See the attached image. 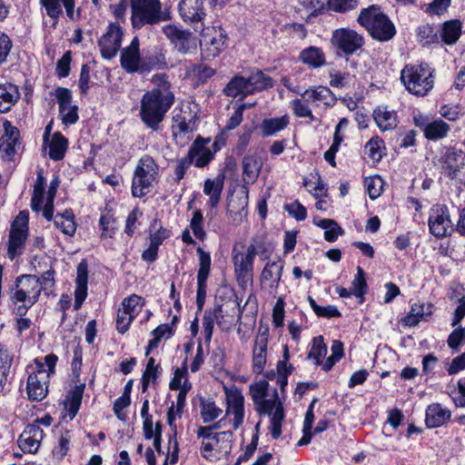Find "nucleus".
Returning a JSON list of instances; mask_svg holds the SVG:
<instances>
[{
  "label": "nucleus",
  "instance_id": "1",
  "mask_svg": "<svg viewBox=\"0 0 465 465\" xmlns=\"http://www.w3.org/2000/svg\"><path fill=\"white\" fill-rule=\"evenodd\" d=\"M153 82L158 87L146 92L141 101V118L147 127L157 130L165 114L174 102L173 94L164 74L155 75Z\"/></svg>",
  "mask_w": 465,
  "mask_h": 465
},
{
  "label": "nucleus",
  "instance_id": "2",
  "mask_svg": "<svg viewBox=\"0 0 465 465\" xmlns=\"http://www.w3.org/2000/svg\"><path fill=\"white\" fill-rule=\"evenodd\" d=\"M435 70L428 64H406L401 80L406 90L416 96H426L434 86Z\"/></svg>",
  "mask_w": 465,
  "mask_h": 465
},
{
  "label": "nucleus",
  "instance_id": "3",
  "mask_svg": "<svg viewBox=\"0 0 465 465\" xmlns=\"http://www.w3.org/2000/svg\"><path fill=\"white\" fill-rule=\"evenodd\" d=\"M274 81L262 70L256 69L248 76L235 75L223 88V94L232 98L241 95L246 97L249 94L262 92L272 87Z\"/></svg>",
  "mask_w": 465,
  "mask_h": 465
},
{
  "label": "nucleus",
  "instance_id": "4",
  "mask_svg": "<svg viewBox=\"0 0 465 465\" xmlns=\"http://www.w3.org/2000/svg\"><path fill=\"white\" fill-rule=\"evenodd\" d=\"M357 21L367 29L373 39L380 42H387L395 35L393 23L377 5L362 9Z\"/></svg>",
  "mask_w": 465,
  "mask_h": 465
},
{
  "label": "nucleus",
  "instance_id": "5",
  "mask_svg": "<svg viewBox=\"0 0 465 465\" xmlns=\"http://www.w3.org/2000/svg\"><path fill=\"white\" fill-rule=\"evenodd\" d=\"M131 21L136 29L144 25H153L167 20L168 15L162 10L160 0H130Z\"/></svg>",
  "mask_w": 465,
  "mask_h": 465
},
{
  "label": "nucleus",
  "instance_id": "6",
  "mask_svg": "<svg viewBox=\"0 0 465 465\" xmlns=\"http://www.w3.org/2000/svg\"><path fill=\"white\" fill-rule=\"evenodd\" d=\"M158 173L159 167L153 158L148 154L143 155L139 160L134 171L132 194L140 198L148 193L153 183L158 176Z\"/></svg>",
  "mask_w": 465,
  "mask_h": 465
},
{
  "label": "nucleus",
  "instance_id": "7",
  "mask_svg": "<svg viewBox=\"0 0 465 465\" xmlns=\"http://www.w3.org/2000/svg\"><path fill=\"white\" fill-rule=\"evenodd\" d=\"M196 435L198 438H203L200 450L205 459H208L213 450L227 452L232 449L233 432L231 430L213 432L212 428L201 426L197 429Z\"/></svg>",
  "mask_w": 465,
  "mask_h": 465
},
{
  "label": "nucleus",
  "instance_id": "8",
  "mask_svg": "<svg viewBox=\"0 0 465 465\" xmlns=\"http://www.w3.org/2000/svg\"><path fill=\"white\" fill-rule=\"evenodd\" d=\"M331 45L338 54L346 56L357 54L361 50L365 41L361 35L349 28H339L332 32Z\"/></svg>",
  "mask_w": 465,
  "mask_h": 465
},
{
  "label": "nucleus",
  "instance_id": "9",
  "mask_svg": "<svg viewBox=\"0 0 465 465\" xmlns=\"http://www.w3.org/2000/svg\"><path fill=\"white\" fill-rule=\"evenodd\" d=\"M41 292L38 276L23 274L15 280V286L11 292V301L15 304L17 302H29L31 304H35Z\"/></svg>",
  "mask_w": 465,
  "mask_h": 465
},
{
  "label": "nucleus",
  "instance_id": "10",
  "mask_svg": "<svg viewBox=\"0 0 465 465\" xmlns=\"http://www.w3.org/2000/svg\"><path fill=\"white\" fill-rule=\"evenodd\" d=\"M262 242L252 241L247 247L246 252L233 247L232 255L234 272L238 279L249 278L252 275L253 262L256 254L260 253Z\"/></svg>",
  "mask_w": 465,
  "mask_h": 465
},
{
  "label": "nucleus",
  "instance_id": "11",
  "mask_svg": "<svg viewBox=\"0 0 465 465\" xmlns=\"http://www.w3.org/2000/svg\"><path fill=\"white\" fill-rule=\"evenodd\" d=\"M35 362L37 370L28 376L26 391L29 400L40 401L48 392L49 373L46 372L44 363L38 361Z\"/></svg>",
  "mask_w": 465,
  "mask_h": 465
},
{
  "label": "nucleus",
  "instance_id": "12",
  "mask_svg": "<svg viewBox=\"0 0 465 465\" xmlns=\"http://www.w3.org/2000/svg\"><path fill=\"white\" fill-rule=\"evenodd\" d=\"M163 32L181 54H188L196 50L197 39L191 32L182 30L173 25H164Z\"/></svg>",
  "mask_w": 465,
  "mask_h": 465
},
{
  "label": "nucleus",
  "instance_id": "13",
  "mask_svg": "<svg viewBox=\"0 0 465 465\" xmlns=\"http://www.w3.org/2000/svg\"><path fill=\"white\" fill-rule=\"evenodd\" d=\"M269 383L262 380L250 386V394L255 405V410L259 413H271L275 403H277L278 392L275 390L273 399L268 400Z\"/></svg>",
  "mask_w": 465,
  "mask_h": 465
},
{
  "label": "nucleus",
  "instance_id": "14",
  "mask_svg": "<svg viewBox=\"0 0 465 465\" xmlns=\"http://www.w3.org/2000/svg\"><path fill=\"white\" fill-rule=\"evenodd\" d=\"M122 306V314H118V331L124 333L128 331L132 322L141 310V297L136 294H132L124 299ZM120 312L121 310L118 309V313H120Z\"/></svg>",
  "mask_w": 465,
  "mask_h": 465
},
{
  "label": "nucleus",
  "instance_id": "15",
  "mask_svg": "<svg viewBox=\"0 0 465 465\" xmlns=\"http://www.w3.org/2000/svg\"><path fill=\"white\" fill-rule=\"evenodd\" d=\"M55 96L59 104V113L64 124H74L78 120L77 106L72 105V93L64 87L55 89Z\"/></svg>",
  "mask_w": 465,
  "mask_h": 465
},
{
  "label": "nucleus",
  "instance_id": "16",
  "mask_svg": "<svg viewBox=\"0 0 465 465\" xmlns=\"http://www.w3.org/2000/svg\"><path fill=\"white\" fill-rule=\"evenodd\" d=\"M450 219L448 208L445 205H437L431 209L429 217L430 232L436 237L446 236L447 230L450 226Z\"/></svg>",
  "mask_w": 465,
  "mask_h": 465
},
{
  "label": "nucleus",
  "instance_id": "17",
  "mask_svg": "<svg viewBox=\"0 0 465 465\" xmlns=\"http://www.w3.org/2000/svg\"><path fill=\"white\" fill-rule=\"evenodd\" d=\"M44 437V431L37 424H28L18 438V445L24 452L35 453Z\"/></svg>",
  "mask_w": 465,
  "mask_h": 465
},
{
  "label": "nucleus",
  "instance_id": "18",
  "mask_svg": "<svg viewBox=\"0 0 465 465\" xmlns=\"http://www.w3.org/2000/svg\"><path fill=\"white\" fill-rule=\"evenodd\" d=\"M269 330L259 332L252 349V371L262 373L265 368L267 360V344Z\"/></svg>",
  "mask_w": 465,
  "mask_h": 465
},
{
  "label": "nucleus",
  "instance_id": "19",
  "mask_svg": "<svg viewBox=\"0 0 465 465\" xmlns=\"http://www.w3.org/2000/svg\"><path fill=\"white\" fill-rule=\"evenodd\" d=\"M227 35L222 27L206 28L203 34V40L209 45V54L215 57L226 46Z\"/></svg>",
  "mask_w": 465,
  "mask_h": 465
},
{
  "label": "nucleus",
  "instance_id": "20",
  "mask_svg": "<svg viewBox=\"0 0 465 465\" xmlns=\"http://www.w3.org/2000/svg\"><path fill=\"white\" fill-rule=\"evenodd\" d=\"M178 9L182 19L186 23H198L205 16L203 0H181Z\"/></svg>",
  "mask_w": 465,
  "mask_h": 465
},
{
  "label": "nucleus",
  "instance_id": "21",
  "mask_svg": "<svg viewBox=\"0 0 465 465\" xmlns=\"http://www.w3.org/2000/svg\"><path fill=\"white\" fill-rule=\"evenodd\" d=\"M18 134L19 131L16 127L0 117V152H5L9 156L14 154Z\"/></svg>",
  "mask_w": 465,
  "mask_h": 465
},
{
  "label": "nucleus",
  "instance_id": "22",
  "mask_svg": "<svg viewBox=\"0 0 465 465\" xmlns=\"http://www.w3.org/2000/svg\"><path fill=\"white\" fill-rule=\"evenodd\" d=\"M244 399L241 392L232 391L227 393V410L226 414L233 415L232 426L237 430L243 422L244 418Z\"/></svg>",
  "mask_w": 465,
  "mask_h": 465
},
{
  "label": "nucleus",
  "instance_id": "23",
  "mask_svg": "<svg viewBox=\"0 0 465 465\" xmlns=\"http://www.w3.org/2000/svg\"><path fill=\"white\" fill-rule=\"evenodd\" d=\"M88 270L85 261H82L77 266L76 287L74 291V309L79 310L87 296Z\"/></svg>",
  "mask_w": 465,
  "mask_h": 465
},
{
  "label": "nucleus",
  "instance_id": "24",
  "mask_svg": "<svg viewBox=\"0 0 465 465\" xmlns=\"http://www.w3.org/2000/svg\"><path fill=\"white\" fill-rule=\"evenodd\" d=\"M262 159L258 153L247 154L242 159V180L245 183H254L262 167Z\"/></svg>",
  "mask_w": 465,
  "mask_h": 465
},
{
  "label": "nucleus",
  "instance_id": "25",
  "mask_svg": "<svg viewBox=\"0 0 465 465\" xmlns=\"http://www.w3.org/2000/svg\"><path fill=\"white\" fill-rule=\"evenodd\" d=\"M98 46L104 59L111 60L116 55V24L110 23L107 32L104 34L99 41Z\"/></svg>",
  "mask_w": 465,
  "mask_h": 465
},
{
  "label": "nucleus",
  "instance_id": "26",
  "mask_svg": "<svg viewBox=\"0 0 465 465\" xmlns=\"http://www.w3.org/2000/svg\"><path fill=\"white\" fill-rule=\"evenodd\" d=\"M20 92L16 84L6 82L0 84V113L6 114L19 101Z\"/></svg>",
  "mask_w": 465,
  "mask_h": 465
},
{
  "label": "nucleus",
  "instance_id": "27",
  "mask_svg": "<svg viewBox=\"0 0 465 465\" xmlns=\"http://www.w3.org/2000/svg\"><path fill=\"white\" fill-rule=\"evenodd\" d=\"M210 143V139L204 140L201 137H198L192 144L189 152L193 151L192 154V163H194L196 167H204L206 166L213 157V153L206 147V143Z\"/></svg>",
  "mask_w": 465,
  "mask_h": 465
},
{
  "label": "nucleus",
  "instance_id": "28",
  "mask_svg": "<svg viewBox=\"0 0 465 465\" xmlns=\"http://www.w3.org/2000/svg\"><path fill=\"white\" fill-rule=\"evenodd\" d=\"M451 412L440 403H432L427 407L425 422L429 428H438L450 419Z\"/></svg>",
  "mask_w": 465,
  "mask_h": 465
},
{
  "label": "nucleus",
  "instance_id": "29",
  "mask_svg": "<svg viewBox=\"0 0 465 465\" xmlns=\"http://www.w3.org/2000/svg\"><path fill=\"white\" fill-rule=\"evenodd\" d=\"M140 64L139 40L134 37L128 47L123 50L121 55V65L127 72L132 73L138 70Z\"/></svg>",
  "mask_w": 465,
  "mask_h": 465
},
{
  "label": "nucleus",
  "instance_id": "30",
  "mask_svg": "<svg viewBox=\"0 0 465 465\" xmlns=\"http://www.w3.org/2000/svg\"><path fill=\"white\" fill-rule=\"evenodd\" d=\"M27 229L11 228L9 232L7 255L10 260H14L17 255L22 254L25 249V243L27 239Z\"/></svg>",
  "mask_w": 465,
  "mask_h": 465
},
{
  "label": "nucleus",
  "instance_id": "31",
  "mask_svg": "<svg viewBox=\"0 0 465 465\" xmlns=\"http://www.w3.org/2000/svg\"><path fill=\"white\" fill-rule=\"evenodd\" d=\"M114 208V202L109 201L100 217L99 224L102 231L101 238L106 242L115 234Z\"/></svg>",
  "mask_w": 465,
  "mask_h": 465
},
{
  "label": "nucleus",
  "instance_id": "32",
  "mask_svg": "<svg viewBox=\"0 0 465 465\" xmlns=\"http://www.w3.org/2000/svg\"><path fill=\"white\" fill-rule=\"evenodd\" d=\"M248 193L245 195L236 196L229 200L227 204V214L232 222L235 224L242 223L247 215Z\"/></svg>",
  "mask_w": 465,
  "mask_h": 465
},
{
  "label": "nucleus",
  "instance_id": "33",
  "mask_svg": "<svg viewBox=\"0 0 465 465\" xmlns=\"http://www.w3.org/2000/svg\"><path fill=\"white\" fill-rule=\"evenodd\" d=\"M224 185V175L218 174L214 179H206L203 184V193L209 196L208 204L216 208L221 201Z\"/></svg>",
  "mask_w": 465,
  "mask_h": 465
},
{
  "label": "nucleus",
  "instance_id": "34",
  "mask_svg": "<svg viewBox=\"0 0 465 465\" xmlns=\"http://www.w3.org/2000/svg\"><path fill=\"white\" fill-rule=\"evenodd\" d=\"M302 97L305 102L316 106L320 105V104L329 105L333 101L331 91L322 85L306 89L302 94Z\"/></svg>",
  "mask_w": 465,
  "mask_h": 465
},
{
  "label": "nucleus",
  "instance_id": "35",
  "mask_svg": "<svg viewBox=\"0 0 465 465\" xmlns=\"http://www.w3.org/2000/svg\"><path fill=\"white\" fill-rule=\"evenodd\" d=\"M282 265L273 262H268L262 272V282L267 284L271 292L275 291L282 277Z\"/></svg>",
  "mask_w": 465,
  "mask_h": 465
},
{
  "label": "nucleus",
  "instance_id": "36",
  "mask_svg": "<svg viewBox=\"0 0 465 465\" xmlns=\"http://www.w3.org/2000/svg\"><path fill=\"white\" fill-rule=\"evenodd\" d=\"M373 118L381 131L392 130L397 126V115L387 106H379L373 112Z\"/></svg>",
  "mask_w": 465,
  "mask_h": 465
},
{
  "label": "nucleus",
  "instance_id": "37",
  "mask_svg": "<svg viewBox=\"0 0 465 465\" xmlns=\"http://www.w3.org/2000/svg\"><path fill=\"white\" fill-rule=\"evenodd\" d=\"M431 314L430 305L425 303L415 302L411 305V311L403 318L402 322L406 326L413 327L419 324L422 320Z\"/></svg>",
  "mask_w": 465,
  "mask_h": 465
},
{
  "label": "nucleus",
  "instance_id": "38",
  "mask_svg": "<svg viewBox=\"0 0 465 465\" xmlns=\"http://www.w3.org/2000/svg\"><path fill=\"white\" fill-rule=\"evenodd\" d=\"M85 388V383H80L75 385L73 390H71L66 396V402L64 405L65 410L68 411V415L70 420H73L81 406L84 391Z\"/></svg>",
  "mask_w": 465,
  "mask_h": 465
},
{
  "label": "nucleus",
  "instance_id": "39",
  "mask_svg": "<svg viewBox=\"0 0 465 465\" xmlns=\"http://www.w3.org/2000/svg\"><path fill=\"white\" fill-rule=\"evenodd\" d=\"M300 60L312 68H319L325 64V54L316 46H310L300 53Z\"/></svg>",
  "mask_w": 465,
  "mask_h": 465
},
{
  "label": "nucleus",
  "instance_id": "40",
  "mask_svg": "<svg viewBox=\"0 0 465 465\" xmlns=\"http://www.w3.org/2000/svg\"><path fill=\"white\" fill-rule=\"evenodd\" d=\"M461 26L460 21L457 19L445 22L440 31L441 41L449 45H454L460 37Z\"/></svg>",
  "mask_w": 465,
  "mask_h": 465
},
{
  "label": "nucleus",
  "instance_id": "41",
  "mask_svg": "<svg viewBox=\"0 0 465 465\" xmlns=\"http://www.w3.org/2000/svg\"><path fill=\"white\" fill-rule=\"evenodd\" d=\"M422 130L427 139L436 141L444 138L450 127L440 119L425 124Z\"/></svg>",
  "mask_w": 465,
  "mask_h": 465
},
{
  "label": "nucleus",
  "instance_id": "42",
  "mask_svg": "<svg viewBox=\"0 0 465 465\" xmlns=\"http://www.w3.org/2000/svg\"><path fill=\"white\" fill-rule=\"evenodd\" d=\"M67 144V139L61 133H55L49 143V157L54 161L62 160L66 152Z\"/></svg>",
  "mask_w": 465,
  "mask_h": 465
},
{
  "label": "nucleus",
  "instance_id": "43",
  "mask_svg": "<svg viewBox=\"0 0 465 465\" xmlns=\"http://www.w3.org/2000/svg\"><path fill=\"white\" fill-rule=\"evenodd\" d=\"M267 414L271 416L270 429L272 437L278 439L282 434V421L284 419L283 406L279 397L277 398V403H275L272 412Z\"/></svg>",
  "mask_w": 465,
  "mask_h": 465
},
{
  "label": "nucleus",
  "instance_id": "44",
  "mask_svg": "<svg viewBox=\"0 0 465 465\" xmlns=\"http://www.w3.org/2000/svg\"><path fill=\"white\" fill-rule=\"evenodd\" d=\"M289 124L287 115L282 117L264 119L261 124V130L264 136H272L283 130Z\"/></svg>",
  "mask_w": 465,
  "mask_h": 465
},
{
  "label": "nucleus",
  "instance_id": "45",
  "mask_svg": "<svg viewBox=\"0 0 465 465\" xmlns=\"http://www.w3.org/2000/svg\"><path fill=\"white\" fill-rule=\"evenodd\" d=\"M45 179L43 171L37 173L36 182L34 186L33 196L31 199V208L35 212H39L42 209V203L45 194Z\"/></svg>",
  "mask_w": 465,
  "mask_h": 465
},
{
  "label": "nucleus",
  "instance_id": "46",
  "mask_svg": "<svg viewBox=\"0 0 465 465\" xmlns=\"http://www.w3.org/2000/svg\"><path fill=\"white\" fill-rule=\"evenodd\" d=\"M54 225L59 228L64 234L73 235L76 226L74 221L72 211L66 210L63 213H57L54 219Z\"/></svg>",
  "mask_w": 465,
  "mask_h": 465
},
{
  "label": "nucleus",
  "instance_id": "47",
  "mask_svg": "<svg viewBox=\"0 0 465 465\" xmlns=\"http://www.w3.org/2000/svg\"><path fill=\"white\" fill-rule=\"evenodd\" d=\"M201 417L204 423L215 420L223 412L222 409L216 406L211 400L201 401Z\"/></svg>",
  "mask_w": 465,
  "mask_h": 465
},
{
  "label": "nucleus",
  "instance_id": "48",
  "mask_svg": "<svg viewBox=\"0 0 465 465\" xmlns=\"http://www.w3.org/2000/svg\"><path fill=\"white\" fill-rule=\"evenodd\" d=\"M196 252L199 256L197 281H207L211 270V255L201 247L197 248Z\"/></svg>",
  "mask_w": 465,
  "mask_h": 465
},
{
  "label": "nucleus",
  "instance_id": "49",
  "mask_svg": "<svg viewBox=\"0 0 465 465\" xmlns=\"http://www.w3.org/2000/svg\"><path fill=\"white\" fill-rule=\"evenodd\" d=\"M327 354V346L323 341L322 336H318L313 339L312 347L308 354V358L315 360V364H322V359Z\"/></svg>",
  "mask_w": 465,
  "mask_h": 465
},
{
  "label": "nucleus",
  "instance_id": "50",
  "mask_svg": "<svg viewBox=\"0 0 465 465\" xmlns=\"http://www.w3.org/2000/svg\"><path fill=\"white\" fill-rule=\"evenodd\" d=\"M54 275L55 271L53 267H50L46 272H44L40 277H38V283L41 285V291L47 296L54 293L55 285Z\"/></svg>",
  "mask_w": 465,
  "mask_h": 465
},
{
  "label": "nucleus",
  "instance_id": "51",
  "mask_svg": "<svg viewBox=\"0 0 465 465\" xmlns=\"http://www.w3.org/2000/svg\"><path fill=\"white\" fill-rule=\"evenodd\" d=\"M308 302L315 312V314L319 317L323 318H332V317H340L341 312L334 305H328V306H320L316 303V302L311 297H308Z\"/></svg>",
  "mask_w": 465,
  "mask_h": 465
},
{
  "label": "nucleus",
  "instance_id": "52",
  "mask_svg": "<svg viewBox=\"0 0 465 465\" xmlns=\"http://www.w3.org/2000/svg\"><path fill=\"white\" fill-rule=\"evenodd\" d=\"M352 292L356 297L362 298L367 292V282L365 279V272L361 267H357V273L352 281Z\"/></svg>",
  "mask_w": 465,
  "mask_h": 465
},
{
  "label": "nucleus",
  "instance_id": "53",
  "mask_svg": "<svg viewBox=\"0 0 465 465\" xmlns=\"http://www.w3.org/2000/svg\"><path fill=\"white\" fill-rule=\"evenodd\" d=\"M61 0H40V4L45 7L46 15L54 20L53 26L54 27L57 24L58 17L63 14V10L60 5Z\"/></svg>",
  "mask_w": 465,
  "mask_h": 465
},
{
  "label": "nucleus",
  "instance_id": "54",
  "mask_svg": "<svg viewBox=\"0 0 465 465\" xmlns=\"http://www.w3.org/2000/svg\"><path fill=\"white\" fill-rule=\"evenodd\" d=\"M383 141L379 137H372L365 144L364 152L372 160L379 161L381 159V145Z\"/></svg>",
  "mask_w": 465,
  "mask_h": 465
},
{
  "label": "nucleus",
  "instance_id": "55",
  "mask_svg": "<svg viewBox=\"0 0 465 465\" xmlns=\"http://www.w3.org/2000/svg\"><path fill=\"white\" fill-rule=\"evenodd\" d=\"M330 85L336 88H343L350 85L351 76L349 73H341L336 70L329 72Z\"/></svg>",
  "mask_w": 465,
  "mask_h": 465
},
{
  "label": "nucleus",
  "instance_id": "56",
  "mask_svg": "<svg viewBox=\"0 0 465 465\" xmlns=\"http://www.w3.org/2000/svg\"><path fill=\"white\" fill-rule=\"evenodd\" d=\"M203 215L201 210H196L193 213V217L190 222V228L192 229L194 236L200 240H203L206 233L203 228Z\"/></svg>",
  "mask_w": 465,
  "mask_h": 465
},
{
  "label": "nucleus",
  "instance_id": "57",
  "mask_svg": "<svg viewBox=\"0 0 465 465\" xmlns=\"http://www.w3.org/2000/svg\"><path fill=\"white\" fill-rule=\"evenodd\" d=\"M308 104L304 99L303 101L302 99H295L291 102V106L297 117H309L312 121L314 116Z\"/></svg>",
  "mask_w": 465,
  "mask_h": 465
},
{
  "label": "nucleus",
  "instance_id": "58",
  "mask_svg": "<svg viewBox=\"0 0 465 465\" xmlns=\"http://www.w3.org/2000/svg\"><path fill=\"white\" fill-rule=\"evenodd\" d=\"M193 153V151L188 152V153L185 157H183V158L177 160L176 166L174 168V175H175L174 180L176 182H179L183 178L186 171L189 169V167L193 163H192Z\"/></svg>",
  "mask_w": 465,
  "mask_h": 465
},
{
  "label": "nucleus",
  "instance_id": "59",
  "mask_svg": "<svg viewBox=\"0 0 465 465\" xmlns=\"http://www.w3.org/2000/svg\"><path fill=\"white\" fill-rule=\"evenodd\" d=\"M382 183L380 177H371L366 180V189L371 199L374 200L381 195Z\"/></svg>",
  "mask_w": 465,
  "mask_h": 465
},
{
  "label": "nucleus",
  "instance_id": "60",
  "mask_svg": "<svg viewBox=\"0 0 465 465\" xmlns=\"http://www.w3.org/2000/svg\"><path fill=\"white\" fill-rule=\"evenodd\" d=\"M285 210L297 221H303L307 216L306 208L298 201H294L285 206Z\"/></svg>",
  "mask_w": 465,
  "mask_h": 465
},
{
  "label": "nucleus",
  "instance_id": "61",
  "mask_svg": "<svg viewBox=\"0 0 465 465\" xmlns=\"http://www.w3.org/2000/svg\"><path fill=\"white\" fill-rule=\"evenodd\" d=\"M71 52H65L57 61L56 74L59 77H66L70 74Z\"/></svg>",
  "mask_w": 465,
  "mask_h": 465
},
{
  "label": "nucleus",
  "instance_id": "62",
  "mask_svg": "<svg viewBox=\"0 0 465 465\" xmlns=\"http://www.w3.org/2000/svg\"><path fill=\"white\" fill-rule=\"evenodd\" d=\"M326 2L336 12H346L357 5V0H326Z\"/></svg>",
  "mask_w": 465,
  "mask_h": 465
},
{
  "label": "nucleus",
  "instance_id": "63",
  "mask_svg": "<svg viewBox=\"0 0 465 465\" xmlns=\"http://www.w3.org/2000/svg\"><path fill=\"white\" fill-rule=\"evenodd\" d=\"M193 74L199 78L200 81L204 82L211 78L215 70L205 64H194L192 68Z\"/></svg>",
  "mask_w": 465,
  "mask_h": 465
},
{
  "label": "nucleus",
  "instance_id": "64",
  "mask_svg": "<svg viewBox=\"0 0 465 465\" xmlns=\"http://www.w3.org/2000/svg\"><path fill=\"white\" fill-rule=\"evenodd\" d=\"M465 340V328L455 329L448 337L447 342L450 348L457 349Z\"/></svg>",
  "mask_w": 465,
  "mask_h": 465
}]
</instances>
